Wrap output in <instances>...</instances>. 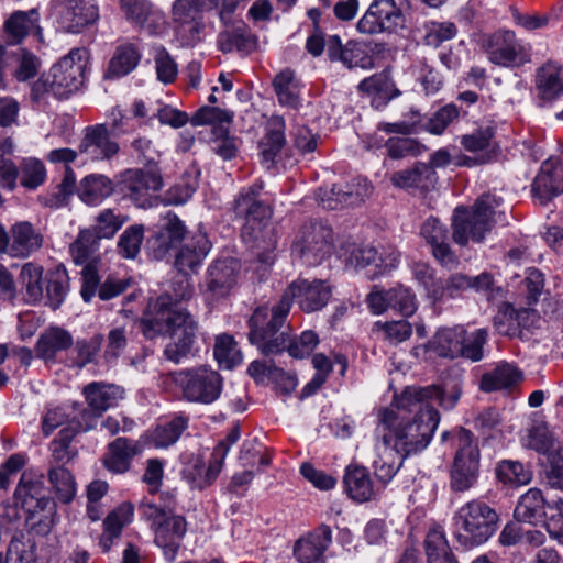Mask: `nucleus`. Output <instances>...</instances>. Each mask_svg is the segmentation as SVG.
Returning a JSON list of instances; mask_svg holds the SVG:
<instances>
[{
  "instance_id": "nucleus-59",
  "label": "nucleus",
  "mask_w": 563,
  "mask_h": 563,
  "mask_svg": "<svg viewBox=\"0 0 563 563\" xmlns=\"http://www.w3.org/2000/svg\"><path fill=\"white\" fill-rule=\"evenodd\" d=\"M517 310L509 303L504 302L494 317V327L501 335L521 336V330L517 321Z\"/></svg>"
},
{
  "instance_id": "nucleus-46",
  "label": "nucleus",
  "mask_w": 563,
  "mask_h": 563,
  "mask_svg": "<svg viewBox=\"0 0 563 563\" xmlns=\"http://www.w3.org/2000/svg\"><path fill=\"white\" fill-rule=\"evenodd\" d=\"M372 7L384 32H393L398 27H404L405 15L395 0H375Z\"/></svg>"
},
{
  "instance_id": "nucleus-43",
  "label": "nucleus",
  "mask_w": 563,
  "mask_h": 563,
  "mask_svg": "<svg viewBox=\"0 0 563 563\" xmlns=\"http://www.w3.org/2000/svg\"><path fill=\"white\" fill-rule=\"evenodd\" d=\"M496 129L493 125L481 126L470 134L462 136L461 144L468 152L485 151L484 155H489L490 161L497 156L499 147L495 139Z\"/></svg>"
},
{
  "instance_id": "nucleus-39",
  "label": "nucleus",
  "mask_w": 563,
  "mask_h": 563,
  "mask_svg": "<svg viewBox=\"0 0 563 563\" xmlns=\"http://www.w3.org/2000/svg\"><path fill=\"white\" fill-rule=\"evenodd\" d=\"M141 52L133 44H123L117 47L110 59L107 78L121 77L131 73L140 63Z\"/></svg>"
},
{
  "instance_id": "nucleus-61",
  "label": "nucleus",
  "mask_w": 563,
  "mask_h": 563,
  "mask_svg": "<svg viewBox=\"0 0 563 563\" xmlns=\"http://www.w3.org/2000/svg\"><path fill=\"white\" fill-rule=\"evenodd\" d=\"M203 0H176L173 10V22H188L203 20Z\"/></svg>"
},
{
  "instance_id": "nucleus-23",
  "label": "nucleus",
  "mask_w": 563,
  "mask_h": 563,
  "mask_svg": "<svg viewBox=\"0 0 563 563\" xmlns=\"http://www.w3.org/2000/svg\"><path fill=\"white\" fill-rule=\"evenodd\" d=\"M536 98L539 106L552 107L563 98V67L548 62L536 73Z\"/></svg>"
},
{
  "instance_id": "nucleus-3",
  "label": "nucleus",
  "mask_w": 563,
  "mask_h": 563,
  "mask_svg": "<svg viewBox=\"0 0 563 563\" xmlns=\"http://www.w3.org/2000/svg\"><path fill=\"white\" fill-rule=\"evenodd\" d=\"M261 189V186H253L241 191L233 202V211L236 218L244 220L242 240L251 247L262 251L258 258L267 262L266 253L275 250L277 240L275 229L269 222L272 209L260 199Z\"/></svg>"
},
{
  "instance_id": "nucleus-1",
  "label": "nucleus",
  "mask_w": 563,
  "mask_h": 563,
  "mask_svg": "<svg viewBox=\"0 0 563 563\" xmlns=\"http://www.w3.org/2000/svg\"><path fill=\"white\" fill-rule=\"evenodd\" d=\"M459 398V391L445 395L435 385L408 387L390 407L378 410L376 439L404 457L416 454L428 446L440 421L433 404L451 409Z\"/></svg>"
},
{
  "instance_id": "nucleus-5",
  "label": "nucleus",
  "mask_w": 563,
  "mask_h": 563,
  "mask_svg": "<svg viewBox=\"0 0 563 563\" xmlns=\"http://www.w3.org/2000/svg\"><path fill=\"white\" fill-rule=\"evenodd\" d=\"M285 305H275L269 311L267 307H258L249 319V341L257 346L265 356L277 355L286 351L290 327Z\"/></svg>"
},
{
  "instance_id": "nucleus-56",
  "label": "nucleus",
  "mask_w": 563,
  "mask_h": 563,
  "mask_svg": "<svg viewBox=\"0 0 563 563\" xmlns=\"http://www.w3.org/2000/svg\"><path fill=\"white\" fill-rule=\"evenodd\" d=\"M175 38L183 47H195L202 42L206 24L203 20L174 23Z\"/></svg>"
},
{
  "instance_id": "nucleus-48",
  "label": "nucleus",
  "mask_w": 563,
  "mask_h": 563,
  "mask_svg": "<svg viewBox=\"0 0 563 563\" xmlns=\"http://www.w3.org/2000/svg\"><path fill=\"white\" fill-rule=\"evenodd\" d=\"M188 427V419L176 416L170 421L159 424L152 433V441L157 448H167L174 444Z\"/></svg>"
},
{
  "instance_id": "nucleus-6",
  "label": "nucleus",
  "mask_w": 563,
  "mask_h": 563,
  "mask_svg": "<svg viewBox=\"0 0 563 563\" xmlns=\"http://www.w3.org/2000/svg\"><path fill=\"white\" fill-rule=\"evenodd\" d=\"M503 203L501 197L487 192L474 203L473 209L457 207L452 217V239L462 246L470 241L479 243L493 228L496 209Z\"/></svg>"
},
{
  "instance_id": "nucleus-17",
  "label": "nucleus",
  "mask_w": 563,
  "mask_h": 563,
  "mask_svg": "<svg viewBox=\"0 0 563 563\" xmlns=\"http://www.w3.org/2000/svg\"><path fill=\"white\" fill-rule=\"evenodd\" d=\"M483 48L492 63L499 66L522 65L530 60L512 31H499L483 38Z\"/></svg>"
},
{
  "instance_id": "nucleus-50",
  "label": "nucleus",
  "mask_w": 563,
  "mask_h": 563,
  "mask_svg": "<svg viewBox=\"0 0 563 563\" xmlns=\"http://www.w3.org/2000/svg\"><path fill=\"white\" fill-rule=\"evenodd\" d=\"M255 38L243 29H234L219 34L218 45L221 52L230 53L234 49L249 53L255 47Z\"/></svg>"
},
{
  "instance_id": "nucleus-24",
  "label": "nucleus",
  "mask_w": 563,
  "mask_h": 563,
  "mask_svg": "<svg viewBox=\"0 0 563 563\" xmlns=\"http://www.w3.org/2000/svg\"><path fill=\"white\" fill-rule=\"evenodd\" d=\"M241 265L235 258H222L213 262L207 273V290L214 298L228 296L236 286Z\"/></svg>"
},
{
  "instance_id": "nucleus-36",
  "label": "nucleus",
  "mask_w": 563,
  "mask_h": 563,
  "mask_svg": "<svg viewBox=\"0 0 563 563\" xmlns=\"http://www.w3.org/2000/svg\"><path fill=\"white\" fill-rule=\"evenodd\" d=\"M73 345L71 334L62 328H49L37 340L36 356L45 361H52L55 355Z\"/></svg>"
},
{
  "instance_id": "nucleus-45",
  "label": "nucleus",
  "mask_w": 563,
  "mask_h": 563,
  "mask_svg": "<svg viewBox=\"0 0 563 563\" xmlns=\"http://www.w3.org/2000/svg\"><path fill=\"white\" fill-rule=\"evenodd\" d=\"M47 476L56 497L63 504H69L76 495V482L69 470L52 466Z\"/></svg>"
},
{
  "instance_id": "nucleus-38",
  "label": "nucleus",
  "mask_w": 563,
  "mask_h": 563,
  "mask_svg": "<svg viewBox=\"0 0 563 563\" xmlns=\"http://www.w3.org/2000/svg\"><path fill=\"white\" fill-rule=\"evenodd\" d=\"M521 380V371L512 364L504 363L482 376L481 389L483 391L490 393L504 388H510Z\"/></svg>"
},
{
  "instance_id": "nucleus-41",
  "label": "nucleus",
  "mask_w": 563,
  "mask_h": 563,
  "mask_svg": "<svg viewBox=\"0 0 563 563\" xmlns=\"http://www.w3.org/2000/svg\"><path fill=\"white\" fill-rule=\"evenodd\" d=\"M285 121L282 117L274 115L267 121L266 134L260 143L263 158L271 162L285 145Z\"/></svg>"
},
{
  "instance_id": "nucleus-55",
  "label": "nucleus",
  "mask_w": 563,
  "mask_h": 563,
  "mask_svg": "<svg viewBox=\"0 0 563 563\" xmlns=\"http://www.w3.org/2000/svg\"><path fill=\"white\" fill-rule=\"evenodd\" d=\"M99 245L98 239L90 229L81 230L77 239L70 244V254L76 264H84L92 258Z\"/></svg>"
},
{
  "instance_id": "nucleus-29",
  "label": "nucleus",
  "mask_w": 563,
  "mask_h": 563,
  "mask_svg": "<svg viewBox=\"0 0 563 563\" xmlns=\"http://www.w3.org/2000/svg\"><path fill=\"white\" fill-rule=\"evenodd\" d=\"M545 507L551 508V504L543 498L542 492L530 488L520 497L514 517L519 522L537 525L540 520L548 518Z\"/></svg>"
},
{
  "instance_id": "nucleus-26",
  "label": "nucleus",
  "mask_w": 563,
  "mask_h": 563,
  "mask_svg": "<svg viewBox=\"0 0 563 563\" xmlns=\"http://www.w3.org/2000/svg\"><path fill=\"white\" fill-rule=\"evenodd\" d=\"M331 542V528L328 525H321L307 537L296 541L294 555L300 563H323V554Z\"/></svg>"
},
{
  "instance_id": "nucleus-16",
  "label": "nucleus",
  "mask_w": 563,
  "mask_h": 563,
  "mask_svg": "<svg viewBox=\"0 0 563 563\" xmlns=\"http://www.w3.org/2000/svg\"><path fill=\"white\" fill-rule=\"evenodd\" d=\"M43 245V235L27 221L13 224L8 233L0 223V253L25 258Z\"/></svg>"
},
{
  "instance_id": "nucleus-44",
  "label": "nucleus",
  "mask_w": 563,
  "mask_h": 563,
  "mask_svg": "<svg viewBox=\"0 0 563 563\" xmlns=\"http://www.w3.org/2000/svg\"><path fill=\"white\" fill-rule=\"evenodd\" d=\"M413 278L433 300H440L445 292L444 284L437 277L435 269L428 263L415 262L411 266Z\"/></svg>"
},
{
  "instance_id": "nucleus-35",
  "label": "nucleus",
  "mask_w": 563,
  "mask_h": 563,
  "mask_svg": "<svg viewBox=\"0 0 563 563\" xmlns=\"http://www.w3.org/2000/svg\"><path fill=\"white\" fill-rule=\"evenodd\" d=\"M113 190V183L107 176L90 174L81 179L77 194L85 203L96 206L111 196Z\"/></svg>"
},
{
  "instance_id": "nucleus-52",
  "label": "nucleus",
  "mask_w": 563,
  "mask_h": 563,
  "mask_svg": "<svg viewBox=\"0 0 563 563\" xmlns=\"http://www.w3.org/2000/svg\"><path fill=\"white\" fill-rule=\"evenodd\" d=\"M176 505L175 493L163 492L159 496V503L143 500L139 506V511L144 519H157L175 515Z\"/></svg>"
},
{
  "instance_id": "nucleus-21",
  "label": "nucleus",
  "mask_w": 563,
  "mask_h": 563,
  "mask_svg": "<svg viewBox=\"0 0 563 563\" xmlns=\"http://www.w3.org/2000/svg\"><path fill=\"white\" fill-rule=\"evenodd\" d=\"M13 498L15 505L24 509L30 517L55 507L52 499L45 495L43 481L30 473L22 474Z\"/></svg>"
},
{
  "instance_id": "nucleus-34",
  "label": "nucleus",
  "mask_w": 563,
  "mask_h": 563,
  "mask_svg": "<svg viewBox=\"0 0 563 563\" xmlns=\"http://www.w3.org/2000/svg\"><path fill=\"white\" fill-rule=\"evenodd\" d=\"M210 242L207 236L199 234L188 243H186L177 253L175 266L181 273L195 271L210 251Z\"/></svg>"
},
{
  "instance_id": "nucleus-32",
  "label": "nucleus",
  "mask_w": 563,
  "mask_h": 563,
  "mask_svg": "<svg viewBox=\"0 0 563 563\" xmlns=\"http://www.w3.org/2000/svg\"><path fill=\"white\" fill-rule=\"evenodd\" d=\"M133 516V506L124 503L113 509L103 521V532L100 537L99 544L103 552H108L115 539H118L122 529L128 525Z\"/></svg>"
},
{
  "instance_id": "nucleus-64",
  "label": "nucleus",
  "mask_w": 563,
  "mask_h": 563,
  "mask_svg": "<svg viewBox=\"0 0 563 563\" xmlns=\"http://www.w3.org/2000/svg\"><path fill=\"white\" fill-rule=\"evenodd\" d=\"M318 343V335L313 331H305L298 339L289 334L286 351L295 358H303L312 353Z\"/></svg>"
},
{
  "instance_id": "nucleus-62",
  "label": "nucleus",
  "mask_w": 563,
  "mask_h": 563,
  "mask_svg": "<svg viewBox=\"0 0 563 563\" xmlns=\"http://www.w3.org/2000/svg\"><path fill=\"white\" fill-rule=\"evenodd\" d=\"M154 62L157 79L165 85L174 82L178 75V66L164 47L156 49Z\"/></svg>"
},
{
  "instance_id": "nucleus-31",
  "label": "nucleus",
  "mask_w": 563,
  "mask_h": 563,
  "mask_svg": "<svg viewBox=\"0 0 563 563\" xmlns=\"http://www.w3.org/2000/svg\"><path fill=\"white\" fill-rule=\"evenodd\" d=\"M390 181L395 187L402 189H427L437 181V174L428 164L418 162L411 168L395 172L390 176Z\"/></svg>"
},
{
  "instance_id": "nucleus-9",
  "label": "nucleus",
  "mask_w": 563,
  "mask_h": 563,
  "mask_svg": "<svg viewBox=\"0 0 563 563\" xmlns=\"http://www.w3.org/2000/svg\"><path fill=\"white\" fill-rule=\"evenodd\" d=\"M487 331L478 329L470 336L463 327L439 330L431 342L432 350L441 357L459 356L477 362L483 357V346L487 341Z\"/></svg>"
},
{
  "instance_id": "nucleus-27",
  "label": "nucleus",
  "mask_w": 563,
  "mask_h": 563,
  "mask_svg": "<svg viewBox=\"0 0 563 563\" xmlns=\"http://www.w3.org/2000/svg\"><path fill=\"white\" fill-rule=\"evenodd\" d=\"M247 373L256 382H263L265 378L273 380L285 395H289L297 387V378L277 367L272 361L255 360L249 365Z\"/></svg>"
},
{
  "instance_id": "nucleus-2",
  "label": "nucleus",
  "mask_w": 563,
  "mask_h": 563,
  "mask_svg": "<svg viewBox=\"0 0 563 563\" xmlns=\"http://www.w3.org/2000/svg\"><path fill=\"white\" fill-rule=\"evenodd\" d=\"M175 290V298L169 294L161 295L140 320V330L143 335L153 340L159 335H168L170 342L164 349V356L175 364L180 363L191 354L197 336V322L187 311L177 309L178 301L189 298L191 289L189 282L183 277Z\"/></svg>"
},
{
  "instance_id": "nucleus-60",
  "label": "nucleus",
  "mask_w": 563,
  "mask_h": 563,
  "mask_svg": "<svg viewBox=\"0 0 563 563\" xmlns=\"http://www.w3.org/2000/svg\"><path fill=\"white\" fill-rule=\"evenodd\" d=\"M496 475L503 483L522 485L530 481V473L517 461H503L496 468Z\"/></svg>"
},
{
  "instance_id": "nucleus-53",
  "label": "nucleus",
  "mask_w": 563,
  "mask_h": 563,
  "mask_svg": "<svg viewBox=\"0 0 563 563\" xmlns=\"http://www.w3.org/2000/svg\"><path fill=\"white\" fill-rule=\"evenodd\" d=\"M145 228L143 224H133L126 228L118 241V252L124 258H135L144 241Z\"/></svg>"
},
{
  "instance_id": "nucleus-10",
  "label": "nucleus",
  "mask_w": 563,
  "mask_h": 563,
  "mask_svg": "<svg viewBox=\"0 0 563 563\" xmlns=\"http://www.w3.org/2000/svg\"><path fill=\"white\" fill-rule=\"evenodd\" d=\"M334 285L329 279L298 277L284 290L279 305H285L289 313L295 302L303 313L323 310L333 297Z\"/></svg>"
},
{
  "instance_id": "nucleus-14",
  "label": "nucleus",
  "mask_w": 563,
  "mask_h": 563,
  "mask_svg": "<svg viewBox=\"0 0 563 563\" xmlns=\"http://www.w3.org/2000/svg\"><path fill=\"white\" fill-rule=\"evenodd\" d=\"M82 393L87 407L84 408L75 404L74 409L81 413L84 429H93L103 412L117 406L124 398L123 388L103 382H93L86 385Z\"/></svg>"
},
{
  "instance_id": "nucleus-63",
  "label": "nucleus",
  "mask_w": 563,
  "mask_h": 563,
  "mask_svg": "<svg viewBox=\"0 0 563 563\" xmlns=\"http://www.w3.org/2000/svg\"><path fill=\"white\" fill-rule=\"evenodd\" d=\"M232 119L233 113L228 110L203 106L190 118V123L194 126H199L205 124L230 123Z\"/></svg>"
},
{
  "instance_id": "nucleus-13",
  "label": "nucleus",
  "mask_w": 563,
  "mask_h": 563,
  "mask_svg": "<svg viewBox=\"0 0 563 563\" xmlns=\"http://www.w3.org/2000/svg\"><path fill=\"white\" fill-rule=\"evenodd\" d=\"M332 245V229L323 223H310L298 232L291 252L306 265L313 266L331 254Z\"/></svg>"
},
{
  "instance_id": "nucleus-22",
  "label": "nucleus",
  "mask_w": 563,
  "mask_h": 563,
  "mask_svg": "<svg viewBox=\"0 0 563 563\" xmlns=\"http://www.w3.org/2000/svg\"><path fill=\"white\" fill-rule=\"evenodd\" d=\"M78 151L92 161H109L119 153L120 146L111 139L106 124H95L84 130Z\"/></svg>"
},
{
  "instance_id": "nucleus-58",
  "label": "nucleus",
  "mask_w": 563,
  "mask_h": 563,
  "mask_svg": "<svg viewBox=\"0 0 563 563\" xmlns=\"http://www.w3.org/2000/svg\"><path fill=\"white\" fill-rule=\"evenodd\" d=\"M20 181L27 189H36L46 179V168L37 158H24L20 164Z\"/></svg>"
},
{
  "instance_id": "nucleus-28",
  "label": "nucleus",
  "mask_w": 563,
  "mask_h": 563,
  "mask_svg": "<svg viewBox=\"0 0 563 563\" xmlns=\"http://www.w3.org/2000/svg\"><path fill=\"white\" fill-rule=\"evenodd\" d=\"M3 27L9 43L11 45L20 44L33 30L41 33L38 10L14 11L4 22Z\"/></svg>"
},
{
  "instance_id": "nucleus-20",
  "label": "nucleus",
  "mask_w": 563,
  "mask_h": 563,
  "mask_svg": "<svg viewBox=\"0 0 563 563\" xmlns=\"http://www.w3.org/2000/svg\"><path fill=\"white\" fill-rule=\"evenodd\" d=\"M187 234L184 222L168 212L157 231L147 240V247L155 260H163L172 250H176Z\"/></svg>"
},
{
  "instance_id": "nucleus-15",
  "label": "nucleus",
  "mask_w": 563,
  "mask_h": 563,
  "mask_svg": "<svg viewBox=\"0 0 563 563\" xmlns=\"http://www.w3.org/2000/svg\"><path fill=\"white\" fill-rule=\"evenodd\" d=\"M119 190L124 198L130 199L140 208L153 205L155 192L163 186L159 173L140 168L126 169L120 175Z\"/></svg>"
},
{
  "instance_id": "nucleus-33",
  "label": "nucleus",
  "mask_w": 563,
  "mask_h": 563,
  "mask_svg": "<svg viewBox=\"0 0 563 563\" xmlns=\"http://www.w3.org/2000/svg\"><path fill=\"white\" fill-rule=\"evenodd\" d=\"M140 452L135 441L118 438L108 445L104 465L114 473H124L129 470L131 460Z\"/></svg>"
},
{
  "instance_id": "nucleus-49",
  "label": "nucleus",
  "mask_w": 563,
  "mask_h": 563,
  "mask_svg": "<svg viewBox=\"0 0 563 563\" xmlns=\"http://www.w3.org/2000/svg\"><path fill=\"white\" fill-rule=\"evenodd\" d=\"M424 547L428 563H457L450 550L444 534L441 531H430L427 534Z\"/></svg>"
},
{
  "instance_id": "nucleus-47",
  "label": "nucleus",
  "mask_w": 563,
  "mask_h": 563,
  "mask_svg": "<svg viewBox=\"0 0 563 563\" xmlns=\"http://www.w3.org/2000/svg\"><path fill=\"white\" fill-rule=\"evenodd\" d=\"M407 457L398 455L391 446H384V451L374 461L375 477L383 484L389 483L397 474Z\"/></svg>"
},
{
  "instance_id": "nucleus-42",
  "label": "nucleus",
  "mask_w": 563,
  "mask_h": 563,
  "mask_svg": "<svg viewBox=\"0 0 563 563\" xmlns=\"http://www.w3.org/2000/svg\"><path fill=\"white\" fill-rule=\"evenodd\" d=\"M240 437V426L235 424L231 428L228 435L216 445L209 461V470L207 471V475L199 482L200 486L214 482L222 470L224 459L230 451V448L236 443Z\"/></svg>"
},
{
  "instance_id": "nucleus-12",
  "label": "nucleus",
  "mask_w": 563,
  "mask_h": 563,
  "mask_svg": "<svg viewBox=\"0 0 563 563\" xmlns=\"http://www.w3.org/2000/svg\"><path fill=\"white\" fill-rule=\"evenodd\" d=\"M49 13L64 33L79 34L99 19V8L92 0H51Z\"/></svg>"
},
{
  "instance_id": "nucleus-25",
  "label": "nucleus",
  "mask_w": 563,
  "mask_h": 563,
  "mask_svg": "<svg viewBox=\"0 0 563 563\" xmlns=\"http://www.w3.org/2000/svg\"><path fill=\"white\" fill-rule=\"evenodd\" d=\"M534 197L544 205L563 194V164L555 158L547 159L532 184Z\"/></svg>"
},
{
  "instance_id": "nucleus-11",
  "label": "nucleus",
  "mask_w": 563,
  "mask_h": 563,
  "mask_svg": "<svg viewBox=\"0 0 563 563\" xmlns=\"http://www.w3.org/2000/svg\"><path fill=\"white\" fill-rule=\"evenodd\" d=\"M175 382L180 387L184 398L189 402L210 405L222 393L221 375L207 365L176 373Z\"/></svg>"
},
{
  "instance_id": "nucleus-18",
  "label": "nucleus",
  "mask_w": 563,
  "mask_h": 563,
  "mask_svg": "<svg viewBox=\"0 0 563 563\" xmlns=\"http://www.w3.org/2000/svg\"><path fill=\"white\" fill-rule=\"evenodd\" d=\"M371 194L372 187L367 180L356 178L344 185H333L330 189L321 188L318 198L324 209L338 210L360 205Z\"/></svg>"
},
{
  "instance_id": "nucleus-4",
  "label": "nucleus",
  "mask_w": 563,
  "mask_h": 563,
  "mask_svg": "<svg viewBox=\"0 0 563 563\" xmlns=\"http://www.w3.org/2000/svg\"><path fill=\"white\" fill-rule=\"evenodd\" d=\"M86 51L74 48L56 63L48 73L31 86L30 99L36 104H46L49 97L68 98L78 91L85 81Z\"/></svg>"
},
{
  "instance_id": "nucleus-37",
  "label": "nucleus",
  "mask_w": 563,
  "mask_h": 563,
  "mask_svg": "<svg viewBox=\"0 0 563 563\" xmlns=\"http://www.w3.org/2000/svg\"><path fill=\"white\" fill-rule=\"evenodd\" d=\"M358 89L374 97L373 103L376 108L385 106L389 100L400 95V91L385 71L365 78L360 82Z\"/></svg>"
},
{
  "instance_id": "nucleus-19",
  "label": "nucleus",
  "mask_w": 563,
  "mask_h": 563,
  "mask_svg": "<svg viewBox=\"0 0 563 563\" xmlns=\"http://www.w3.org/2000/svg\"><path fill=\"white\" fill-rule=\"evenodd\" d=\"M155 532V543L163 549L166 560L176 559L183 538L187 531V521L180 515H169L157 519H146Z\"/></svg>"
},
{
  "instance_id": "nucleus-40",
  "label": "nucleus",
  "mask_w": 563,
  "mask_h": 563,
  "mask_svg": "<svg viewBox=\"0 0 563 563\" xmlns=\"http://www.w3.org/2000/svg\"><path fill=\"white\" fill-rule=\"evenodd\" d=\"M274 91L282 106L297 108L300 101L299 81L295 77V71L286 68L278 73L273 80Z\"/></svg>"
},
{
  "instance_id": "nucleus-54",
  "label": "nucleus",
  "mask_w": 563,
  "mask_h": 563,
  "mask_svg": "<svg viewBox=\"0 0 563 563\" xmlns=\"http://www.w3.org/2000/svg\"><path fill=\"white\" fill-rule=\"evenodd\" d=\"M213 354L219 364L229 369L240 364L243 358L233 338L228 334L217 338Z\"/></svg>"
},
{
  "instance_id": "nucleus-51",
  "label": "nucleus",
  "mask_w": 563,
  "mask_h": 563,
  "mask_svg": "<svg viewBox=\"0 0 563 563\" xmlns=\"http://www.w3.org/2000/svg\"><path fill=\"white\" fill-rule=\"evenodd\" d=\"M126 221V218L115 213L112 209H103L96 217L95 225L90 229L95 236L101 239H112Z\"/></svg>"
},
{
  "instance_id": "nucleus-7",
  "label": "nucleus",
  "mask_w": 563,
  "mask_h": 563,
  "mask_svg": "<svg viewBox=\"0 0 563 563\" xmlns=\"http://www.w3.org/2000/svg\"><path fill=\"white\" fill-rule=\"evenodd\" d=\"M442 441H452L455 455L450 471V486L454 492H466L477 482L481 452L474 434L464 428L445 431Z\"/></svg>"
},
{
  "instance_id": "nucleus-57",
  "label": "nucleus",
  "mask_w": 563,
  "mask_h": 563,
  "mask_svg": "<svg viewBox=\"0 0 563 563\" xmlns=\"http://www.w3.org/2000/svg\"><path fill=\"white\" fill-rule=\"evenodd\" d=\"M102 343V334H95L88 339L77 340L74 347L76 356L73 357V364L82 368L87 364L92 363L99 353Z\"/></svg>"
},
{
  "instance_id": "nucleus-8",
  "label": "nucleus",
  "mask_w": 563,
  "mask_h": 563,
  "mask_svg": "<svg viewBox=\"0 0 563 563\" xmlns=\"http://www.w3.org/2000/svg\"><path fill=\"white\" fill-rule=\"evenodd\" d=\"M499 516L496 510L479 499L464 504L455 514L454 537L464 548L485 543L497 530Z\"/></svg>"
},
{
  "instance_id": "nucleus-30",
  "label": "nucleus",
  "mask_w": 563,
  "mask_h": 563,
  "mask_svg": "<svg viewBox=\"0 0 563 563\" xmlns=\"http://www.w3.org/2000/svg\"><path fill=\"white\" fill-rule=\"evenodd\" d=\"M343 485L346 494L357 503L369 500L374 496V487L366 467L351 464L345 468Z\"/></svg>"
}]
</instances>
